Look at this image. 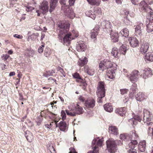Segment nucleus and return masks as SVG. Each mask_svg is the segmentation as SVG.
Masks as SVG:
<instances>
[{
	"label": "nucleus",
	"instance_id": "7ed1b4c3",
	"mask_svg": "<svg viewBox=\"0 0 153 153\" xmlns=\"http://www.w3.org/2000/svg\"><path fill=\"white\" fill-rule=\"evenodd\" d=\"M100 69L103 71L104 69L113 68L114 70L117 69V65L115 63H113L110 60L104 59L101 61L99 65Z\"/></svg>",
	"mask_w": 153,
	"mask_h": 153
},
{
	"label": "nucleus",
	"instance_id": "bb28decb",
	"mask_svg": "<svg viewBox=\"0 0 153 153\" xmlns=\"http://www.w3.org/2000/svg\"><path fill=\"white\" fill-rule=\"evenodd\" d=\"M145 61H153V53L149 52L147 53L144 57Z\"/></svg>",
	"mask_w": 153,
	"mask_h": 153
},
{
	"label": "nucleus",
	"instance_id": "5701e85b",
	"mask_svg": "<svg viewBox=\"0 0 153 153\" xmlns=\"http://www.w3.org/2000/svg\"><path fill=\"white\" fill-rule=\"evenodd\" d=\"M146 146V142L145 140L141 141L139 143L138 149L139 151L141 152H144Z\"/></svg>",
	"mask_w": 153,
	"mask_h": 153
},
{
	"label": "nucleus",
	"instance_id": "49530a36",
	"mask_svg": "<svg viewBox=\"0 0 153 153\" xmlns=\"http://www.w3.org/2000/svg\"><path fill=\"white\" fill-rule=\"evenodd\" d=\"M73 76L74 78L77 79L78 80H76L77 82H81L82 79L80 76L79 74L77 73H75Z\"/></svg>",
	"mask_w": 153,
	"mask_h": 153
},
{
	"label": "nucleus",
	"instance_id": "39448f33",
	"mask_svg": "<svg viewBox=\"0 0 153 153\" xmlns=\"http://www.w3.org/2000/svg\"><path fill=\"white\" fill-rule=\"evenodd\" d=\"M105 84L104 82L100 81L98 84L97 94L99 98H102L105 96Z\"/></svg>",
	"mask_w": 153,
	"mask_h": 153
},
{
	"label": "nucleus",
	"instance_id": "69168bd1",
	"mask_svg": "<svg viewBox=\"0 0 153 153\" xmlns=\"http://www.w3.org/2000/svg\"><path fill=\"white\" fill-rule=\"evenodd\" d=\"M10 0V4L11 6L12 7L13 4H14L16 0Z\"/></svg>",
	"mask_w": 153,
	"mask_h": 153
},
{
	"label": "nucleus",
	"instance_id": "a18cd8bd",
	"mask_svg": "<svg viewBox=\"0 0 153 153\" xmlns=\"http://www.w3.org/2000/svg\"><path fill=\"white\" fill-rule=\"evenodd\" d=\"M42 120V118L41 116H40L36 118V121L38 126H39L41 124Z\"/></svg>",
	"mask_w": 153,
	"mask_h": 153
},
{
	"label": "nucleus",
	"instance_id": "09e8293b",
	"mask_svg": "<svg viewBox=\"0 0 153 153\" xmlns=\"http://www.w3.org/2000/svg\"><path fill=\"white\" fill-rule=\"evenodd\" d=\"M72 33L73 34L72 35V36H73L74 38L75 37H77L78 36V33L77 31L74 30L72 31Z\"/></svg>",
	"mask_w": 153,
	"mask_h": 153
},
{
	"label": "nucleus",
	"instance_id": "4d7b16f0",
	"mask_svg": "<svg viewBox=\"0 0 153 153\" xmlns=\"http://www.w3.org/2000/svg\"><path fill=\"white\" fill-rule=\"evenodd\" d=\"M34 9V8L31 6H27L26 7V10L27 11H32Z\"/></svg>",
	"mask_w": 153,
	"mask_h": 153
},
{
	"label": "nucleus",
	"instance_id": "aec40b11",
	"mask_svg": "<svg viewBox=\"0 0 153 153\" xmlns=\"http://www.w3.org/2000/svg\"><path fill=\"white\" fill-rule=\"evenodd\" d=\"M58 4V0H51L50 6V9L49 11L51 13L55 9Z\"/></svg>",
	"mask_w": 153,
	"mask_h": 153
},
{
	"label": "nucleus",
	"instance_id": "6e6552de",
	"mask_svg": "<svg viewBox=\"0 0 153 153\" xmlns=\"http://www.w3.org/2000/svg\"><path fill=\"white\" fill-rule=\"evenodd\" d=\"M143 113V121L144 123L147 125L153 124L151 117H152V115L151 114V112L146 110H144Z\"/></svg>",
	"mask_w": 153,
	"mask_h": 153
},
{
	"label": "nucleus",
	"instance_id": "9b49d317",
	"mask_svg": "<svg viewBox=\"0 0 153 153\" xmlns=\"http://www.w3.org/2000/svg\"><path fill=\"white\" fill-rule=\"evenodd\" d=\"M129 44L133 48H135L139 46V41L134 37H129L128 39Z\"/></svg>",
	"mask_w": 153,
	"mask_h": 153
},
{
	"label": "nucleus",
	"instance_id": "4be33fe9",
	"mask_svg": "<svg viewBox=\"0 0 153 153\" xmlns=\"http://www.w3.org/2000/svg\"><path fill=\"white\" fill-rule=\"evenodd\" d=\"M110 37L112 42H118L119 37L118 33L112 32L110 34Z\"/></svg>",
	"mask_w": 153,
	"mask_h": 153
},
{
	"label": "nucleus",
	"instance_id": "864d4df0",
	"mask_svg": "<svg viewBox=\"0 0 153 153\" xmlns=\"http://www.w3.org/2000/svg\"><path fill=\"white\" fill-rule=\"evenodd\" d=\"M148 134L150 136H153V128H149L148 130Z\"/></svg>",
	"mask_w": 153,
	"mask_h": 153
},
{
	"label": "nucleus",
	"instance_id": "f257e3e1",
	"mask_svg": "<svg viewBox=\"0 0 153 153\" xmlns=\"http://www.w3.org/2000/svg\"><path fill=\"white\" fill-rule=\"evenodd\" d=\"M70 26V24L69 22H66L65 23H62L59 26L60 28L59 36H61V35L63 33L65 34V36L63 39V42L64 45L67 46L69 45L71 40L74 39L70 33H66L69 30Z\"/></svg>",
	"mask_w": 153,
	"mask_h": 153
},
{
	"label": "nucleus",
	"instance_id": "13d9d810",
	"mask_svg": "<svg viewBox=\"0 0 153 153\" xmlns=\"http://www.w3.org/2000/svg\"><path fill=\"white\" fill-rule=\"evenodd\" d=\"M48 149L50 151L51 153H55V149L53 148V146H50L48 148Z\"/></svg>",
	"mask_w": 153,
	"mask_h": 153
},
{
	"label": "nucleus",
	"instance_id": "20e7f679",
	"mask_svg": "<svg viewBox=\"0 0 153 153\" xmlns=\"http://www.w3.org/2000/svg\"><path fill=\"white\" fill-rule=\"evenodd\" d=\"M39 10H36V13H37V16H39L41 13L45 14L49 10V4L48 1H43L39 5Z\"/></svg>",
	"mask_w": 153,
	"mask_h": 153
},
{
	"label": "nucleus",
	"instance_id": "58836bf2",
	"mask_svg": "<svg viewBox=\"0 0 153 153\" xmlns=\"http://www.w3.org/2000/svg\"><path fill=\"white\" fill-rule=\"evenodd\" d=\"M111 23L108 21L104 20L102 22V25L106 28H111Z\"/></svg>",
	"mask_w": 153,
	"mask_h": 153
},
{
	"label": "nucleus",
	"instance_id": "7c9ffc66",
	"mask_svg": "<svg viewBox=\"0 0 153 153\" xmlns=\"http://www.w3.org/2000/svg\"><path fill=\"white\" fill-rule=\"evenodd\" d=\"M109 131L111 133L114 135H117L118 134V130L115 126H111L109 127Z\"/></svg>",
	"mask_w": 153,
	"mask_h": 153
},
{
	"label": "nucleus",
	"instance_id": "8fccbe9b",
	"mask_svg": "<svg viewBox=\"0 0 153 153\" xmlns=\"http://www.w3.org/2000/svg\"><path fill=\"white\" fill-rule=\"evenodd\" d=\"M61 116L62 119L63 120H64L66 118V115L65 111L62 110L61 112Z\"/></svg>",
	"mask_w": 153,
	"mask_h": 153
},
{
	"label": "nucleus",
	"instance_id": "ea45409f",
	"mask_svg": "<svg viewBox=\"0 0 153 153\" xmlns=\"http://www.w3.org/2000/svg\"><path fill=\"white\" fill-rule=\"evenodd\" d=\"M34 53V51L32 50H27L25 51V55L29 57H32Z\"/></svg>",
	"mask_w": 153,
	"mask_h": 153
},
{
	"label": "nucleus",
	"instance_id": "37998d69",
	"mask_svg": "<svg viewBox=\"0 0 153 153\" xmlns=\"http://www.w3.org/2000/svg\"><path fill=\"white\" fill-rule=\"evenodd\" d=\"M58 121H56V120L54 121H53L51 123H50V124H46L45 125V127L46 128H48L50 129L51 128V126H52L53 124V123H54V125L56 127H57V122Z\"/></svg>",
	"mask_w": 153,
	"mask_h": 153
},
{
	"label": "nucleus",
	"instance_id": "6e6d98bb",
	"mask_svg": "<svg viewBox=\"0 0 153 153\" xmlns=\"http://www.w3.org/2000/svg\"><path fill=\"white\" fill-rule=\"evenodd\" d=\"M44 47V46L43 45H42L41 46L39 47L38 49V52L39 53H42Z\"/></svg>",
	"mask_w": 153,
	"mask_h": 153
},
{
	"label": "nucleus",
	"instance_id": "79ce46f5",
	"mask_svg": "<svg viewBox=\"0 0 153 153\" xmlns=\"http://www.w3.org/2000/svg\"><path fill=\"white\" fill-rule=\"evenodd\" d=\"M57 70L61 76L62 77L65 76V74L62 68L60 67H58L57 68Z\"/></svg>",
	"mask_w": 153,
	"mask_h": 153
},
{
	"label": "nucleus",
	"instance_id": "a19ab883",
	"mask_svg": "<svg viewBox=\"0 0 153 153\" xmlns=\"http://www.w3.org/2000/svg\"><path fill=\"white\" fill-rule=\"evenodd\" d=\"M131 137H130L131 140L133 139H136L138 137V135L136 133V131L135 130L133 131L131 133Z\"/></svg>",
	"mask_w": 153,
	"mask_h": 153
},
{
	"label": "nucleus",
	"instance_id": "423d86ee",
	"mask_svg": "<svg viewBox=\"0 0 153 153\" xmlns=\"http://www.w3.org/2000/svg\"><path fill=\"white\" fill-rule=\"evenodd\" d=\"M101 8L99 7H95L93 10H90L86 12V15L88 16L94 20L97 16L101 14Z\"/></svg>",
	"mask_w": 153,
	"mask_h": 153
},
{
	"label": "nucleus",
	"instance_id": "c85d7f7f",
	"mask_svg": "<svg viewBox=\"0 0 153 153\" xmlns=\"http://www.w3.org/2000/svg\"><path fill=\"white\" fill-rule=\"evenodd\" d=\"M65 15L71 19H73L75 16L74 13L72 10L68 9L65 13Z\"/></svg>",
	"mask_w": 153,
	"mask_h": 153
},
{
	"label": "nucleus",
	"instance_id": "c03bdc74",
	"mask_svg": "<svg viewBox=\"0 0 153 153\" xmlns=\"http://www.w3.org/2000/svg\"><path fill=\"white\" fill-rule=\"evenodd\" d=\"M87 72L90 75H93L94 74V70L91 67H88L87 69Z\"/></svg>",
	"mask_w": 153,
	"mask_h": 153
},
{
	"label": "nucleus",
	"instance_id": "412c9836",
	"mask_svg": "<svg viewBox=\"0 0 153 153\" xmlns=\"http://www.w3.org/2000/svg\"><path fill=\"white\" fill-rule=\"evenodd\" d=\"M88 62V60L87 58L85 57L83 58H80L78 60L77 62V65L81 67L84 66L85 64H87Z\"/></svg>",
	"mask_w": 153,
	"mask_h": 153
},
{
	"label": "nucleus",
	"instance_id": "774afa93",
	"mask_svg": "<svg viewBox=\"0 0 153 153\" xmlns=\"http://www.w3.org/2000/svg\"><path fill=\"white\" fill-rule=\"evenodd\" d=\"M79 100L82 102H83L84 101V99L83 97L81 96L79 97Z\"/></svg>",
	"mask_w": 153,
	"mask_h": 153
},
{
	"label": "nucleus",
	"instance_id": "5fc2aeb1",
	"mask_svg": "<svg viewBox=\"0 0 153 153\" xmlns=\"http://www.w3.org/2000/svg\"><path fill=\"white\" fill-rule=\"evenodd\" d=\"M120 138L123 140H125L126 139L127 136L125 134H120Z\"/></svg>",
	"mask_w": 153,
	"mask_h": 153
},
{
	"label": "nucleus",
	"instance_id": "2eb2a0df",
	"mask_svg": "<svg viewBox=\"0 0 153 153\" xmlns=\"http://www.w3.org/2000/svg\"><path fill=\"white\" fill-rule=\"evenodd\" d=\"M149 47V44L148 43H143L140 48V51L142 53H145L147 52Z\"/></svg>",
	"mask_w": 153,
	"mask_h": 153
},
{
	"label": "nucleus",
	"instance_id": "f704fd0d",
	"mask_svg": "<svg viewBox=\"0 0 153 153\" xmlns=\"http://www.w3.org/2000/svg\"><path fill=\"white\" fill-rule=\"evenodd\" d=\"M137 120L139 121H140L141 120L140 117H138L137 120L134 118H133L130 119L129 120V122L133 126L136 125L137 123Z\"/></svg>",
	"mask_w": 153,
	"mask_h": 153
},
{
	"label": "nucleus",
	"instance_id": "603ef678",
	"mask_svg": "<svg viewBox=\"0 0 153 153\" xmlns=\"http://www.w3.org/2000/svg\"><path fill=\"white\" fill-rule=\"evenodd\" d=\"M128 91V90L126 89H123L120 90V91L121 94H122L123 95L126 94L127 92Z\"/></svg>",
	"mask_w": 153,
	"mask_h": 153
},
{
	"label": "nucleus",
	"instance_id": "9d476101",
	"mask_svg": "<svg viewBox=\"0 0 153 153\" xmlns=\"http://www.w3.org/2000/svg\"><path fill=\"white\" fill-rule=\"evenodd\" d=\"M87 48L86 44L82 41H79L76 45V49L79 52L85 51Z\"/></svg>",
	"mask_w": 153,
	"mask_h": 153
},
{
	"label": "nucleus",
	"instance_id": "052dcab7",
	"mask_svg": "<svg viewBox=\"0 0 153 153\" xmlns=\"http://www.w3.org/2000/svg\"><path fill=\"white\" fill-rule=\"evenodd\" d=\"M13 37L19 39H22L23 38V37L22 35L17 34L14 35Z\"/></svg>",
	"mask_w": 153,
	"mask_h": 153
},
{
	"label": "nucleus",
	"instance_id": "4c0bfd02",
	"mask_svg": "<svg viewBox=\"0 0 153 153\" xmlns=\"http://www.w3.org/2000/svg\"><path fill=\"white\" fill-rule=\"evenodd\" d=\"M120 33L123 36L126 37L128 36L129 31L127 28H125L121 30Z\"/></svg>",
	"mask_w": 153,
	"mask_h": 153
},
{
	"label": "nucleus",
	"instance_id": "4468645a",
	"mask_svg": "<svg viewBox=\"0 0 153 153\" xmlns=\"http://www.w3.org/2000/svg\"><path fill=\"white\" fill-rule=\"evenodd\" d=\"M103 141L102 138L100 139L98 137L94 139L92 141V143L93 145H95L96 143V145L94 147H96L99 149V147H101L102 146Z\"/></svg>",
	"mask_w": 153,
	"mask_h": 153
},
{
	"label": "nucleus",
	"instance_id": "6ab92c4d",
	"mask_svg": "<svg viewBox=\"0 0 153 153\" xmlns=\"http://www.w3.org/2000/svg\"><path fill=\"white\" fill-rule=\"evenodd\" d=\"M126 108L125 107L121 108L116 109L115 110V112L117 114L123 116L126 112Z\"/></svg>",
	"mask_w": 153,
	"mask_h": 153
},
{
	"label": "nucleus",
	"instance_id": "b1692460",
	"mask_svg": "<svg viewBox=\"0 0 153 153\" xmlns=\"http://www.w3.org/2000/svg\"><path fill=\"white\" fill-rule=\"evenodd\" d=\"M111 53L112 55L115 58H119L120 56V53L119 52L118 49L116 47L113 48Z\"/></svg>",
	"mask_w": 153,
	"mask_h": 153
},
{
	"label": "nucleus",
	"instance_id": "cd10ccee",
	"mask_svg": "<svg viewBox=\"0 0 153 153\" xmlns=\"http://www.w3.org/2000/svg\"><path fill=\"white\" fill-rule=\"evenodd\" d=\"M103 107L105 110L107 112H111L113 111V107L110 104H105L104 105Z\"/></svg>",
	"mask_w": 153,
	"mask_h": 153
},
{
	"label": "nucleus",
	"instance_id": "e2e57ef3",
	"mask_svg": "<svg viewBox=\"0 0 153 153\" xmlns=\"http://www.w3.org/2000/svg\"><path fill=\"white\" fill-rule=\"evenodd\" d=\"M128 153H137L136 150L134 149H129L128 150Z\"/></svg>",
	"mask_w": 153,
	"mask_h": 153
},
{
	"label": "nucleus",
	"instance_id": "473e14b6",
	"mask_svg": "<svg viewBox=\"0 0 153 153\" xmlns=\"http://www.w3.org/2000/svg\"><path fill=\"white\" fill-rule=\"evenodd\" d=\"M88 3L91 5L99 6L100 3V0H87Z\"/></svg>",
	"mask_w": 153,
	"mask_h": 153
},
{
	"label": "nucleus",
	"instance_id": "0eeeda50",
	"mask_svg": "<svg viewBox=\"0 0 153 153\" xmlns=\"http://www.w3.org/2000/svg\"><path fill=\"white\" fill-rule=\"evenodd\" d=\"M107 149L110 153H114L117 150L114 141L112 139H109L106 141Z\"/></svg>",
	"mask_w": 153,
	"mask_h": 153
},
{
	"label": "nucleus",
	"instance_id": "3c124183",
	"mask_svg": "<svg viewBox=\"0 0 153 153\" xmlns=\"http://www.w3.org/2000/svg\"><path fill=\"white\" fill-rule=\"evenodd\" d=\"M9 57V56L7 54H3L1 56V58L3 60H6Z\"/></svg>",
	"mask_w": 153,
	"mask_h": 153
},
{
	"label": "nucleus",
	"instance_id": "338daca9",
	"mask_svg": "<svg viewBox=\"0 0 153 153\" xmlns=\"http://www.w3.org/2000/svg\"><path fill=\"white\" fill-rule=\"evenodd\" d=\"M56 102L54 101H53L52 102H51L50 105H51V107L52 108H53V107H55V105H54V104H56Z\"/></svg>",
	"mask_w": 153,
	"mask_h": 153
},
{
	"label": "nucleus",
	"instance_id": "ddd939ff",
	"mask_svg": "<svg viewBox=\"0 0 153 153\" xmlns=\"http://www.w3.org/2000/svg\"><path fill=\"white\" fill-rule=\"evenodd\" d=\"M85 106L89 108H92L95 106V101L93 99H88L84 104Z\"/></svg>",
	"mask_w": 153,
	"mask_h": 153
},
{
	"label": "nucleus",
	"instance_id": "72a5a7b5",
	"mask_svg": "<svg viewBox=\"0 0 153 153\" xmlns=\"http://www.w3.org/2000/svg\"><path fill=\"white\" fill-rule=\"evenodd\" d=\"M138 142L136 140H131V142L129 143V147L131 149H134L135 146L137 145Z\"/></svg>",
	"mask_w": 153,
	"mask_h": 153
},
{
	"label": "nucleus",
	"instance_id": "c756f323",
	"mask_svg": "<svg viewBox=\"0 0 153 153\" xmlns=\"http://www.w3.org/2000/svg\"><path fill=\"white\" fill-rule=\"evenodd\" d=\"M26 137L27 140L29 142L32 141L33 136L32 134L29 131H27L25 132Z\"/></svg>",
	"mask_w": 153,
	"mask_h": 153
},
{
	"label": "nucleus",
	"instance_id": "a878e982",
	"mask_svg": "<svg viewBox=\"0 0 153 153\" xmlns=\"http://www.w3.org/2000/svg\"><path fill=\"white\" fill-rule=\"evenodd\" d=\"M58 127L61 131H64L67 128V125L65 122L61 121L59 123Z\"/></svg>",
	"mask_w": 153,
	"mask_h": 153
},
{
	"label": "nucleus",
	"instance_id": "2f4dec72",
	"mask_svg": "<svg viewBox=\"0 0 153 153\" xmlns=\"http://www.w3.org/2000/svg\"><path fill=\"white\" fill-rule=\"evenodd\" d=\"M76 114H82L84 112V110L78 104H77L76 107H75Z\"/></svg>",
	"mask_w": 153,
	"mask_h": 153
},
{
	"label": "nucleus",
	"instance_id": "0e129e2a",
	"mask_svg": "<svg viewBox=\"0 0 153 153\" xmlns=\"http://www.w3.org/2000/svg\"><path fill=\"white\" fill-rule=\"evenodd\" d=\"M75 0H69V3L70 6L73 5L75 2Z\"/></svg>",
	"mask_w": 153,
	"mask_h": 153
},
{
	"label": "nucleus",
	"instance_id": "dca6fc26",
	"mask_svg": "<svg viewBox=\"0 0 153 153\" xmlns=\"http://www.w3.org/2000/svg\"><path fill=\"white\" fill-rule=\"evenodd\" d=\"M116 70H114L113 68L108 70L107 72V76L110 79H113L116 76L115 71Z\"/></svg>",
	"mask_w": 153,
	"mask_h": 153
},
{
	"label": "nucleus",
	"instance_id": "de8ad7c7",
	"mask_svg": "<svg viewBox=\"0 0 153 153\" xmlns=\"http://www.w3.org/2000/svg\"><path fill=\"white\" fill-rule=\"evenodd\" d=\"M88 153H99L98 149L96 147H94L93 149V151H90L88 152Z\"/></svg>",
	"mask_w": 153,
	"mask_h": 153
},
{
	"label": "nucleus",
	"instance_id": "f8f14e48",
	"mask_svg": "<svg viewBox=\"0 0 153 153\" xmlns=\"http://www.w3.org/2000/svg\"><path fill=\"white\" fill-rule=\"evenodd\" d=\"M138 73V71L135 70L131 74L130 79L132 82L135 83L137 81L139 78Z\"/></svg>",
	"mask_w": 153,
	"mask_h": 153
},
{
	"label": "nucleus",
	"instance_id": "c9c22d12",
	"mask_svg": "<svg viewBox=\"0 0 153 153\" xmlns=\"http://www.w3.org/2000/svg\"><path fill=\"white\" fill-rule=\"evenodd\" d=\"M135 27V34L136 35H140L142 33V30L141 27L139 25H137Z\"/></svg>",
	"mask_w": 153,
	"mask_h": 153
},
{
	"label": "nucleus",
	"instance_id": "680f3d73",
	"mask_svg": "<svg viewBox=\"0 0 153 153\" xmlns=\"http://www.w3.org/2000/svg\"><path fill=\"white\" fill-rule=\"evenodd\" d=\"M131 3L134 5H136L138 2V0H130Z\"/></svg>",
	"mask_w": 153,
	"mask_h": 153
},
{
	"label": "nucleus",
	"instance_id": "f03ea898",
	"mask_svg": "<svg viewBox=\"0 0 153 153\" xmlns=\"http://www.w3.org/2000/svg\"><path fill=\"white\" fill-rule=\"evenodd\" d=\"M140 6L143 10H146V12H149L150 14V22L147 25V30L148 32L150 33L153 31V14L152 10L149 7H146V4L145 2L143 1L140 4Z\"/></svg>",
	"mask_w": 153,
	"mask_h": 153
},
{
	"label": "nucleus",
	"instance_id": "393cba45",
	"mask_svg": "<svg viewBox=\"0 0 153 153\" xmlns=\"http://www.w3.org/2000/svg\"><path fill=\"white\" fill-rule=\"evenodd\" d=\"M152 74V72L150 68H146L144 71L143 77L144 78L146 79L151 76Z\"/></svg>",
	"mask_w": 153,
	"mask_h": 153
},
{
	"label": "nucleus",
	"instance_id": "e433bc0d",
	"mask_svg": "<svg viewBox=\"0 0 153 153\" xmlns=\"http://www.w3.org/2000/svg\"><path fill=\"white\" fill-rule=\"evenodd\" d=\"M126 46L125 45H122V46L120 47L119 50L120 54H122L123 55H125L126 53Z\"/></svg>",
	"mask_w": 153,
	"mask_h": 153
},
{
	"label": "nucleus",
	"instance_id": "f3484780",
	"mask_svg": "<svg viewBox=\"0 0 153 153\" xmlns=\"http://www.w3.org/2000/svg\"><path fill=\"white\" fill-rule=\"evenodd\" d=\"M147 96L143 93L140 92L136 95V100L139 101H141L147 98Z\"/></svg>",
	"mask_w": 153,
	"mask_h": 153
},
{
	"label": "nucleus",
	"instance_id": "1a4fd4ad",
	"mask_svg": "<svg viewBox=\"0 0 153 153\" xmlns=\"http://www.w3.org/2000/svg\"><path fill=\"white\" fill-rule=\"evenodd\" d=\"M69 110H66L65 112L67 115L71 116H74L76 115V112L75 105L74 103H71L68 106Z\"/></svg>",
	"mask_w": 153,
	"mask_h": 153
},
{
	"label": "nucleus",
	"instance_id": "bf43d9fd",
	"mask_svg": "<svg viewBox=\"0 0 153 153\" xmlns=\"http://www.w3.org/2000/svg\"><path fill=\"white\" fill-rule=\"evenodd\" d=\"M70 152L69 153H77L75 149L72 147L70 148L69 149Z\"/></svg>",
	"mask_w": 153,
	"mask_h": 153
},
{
	"label": "nucleus",
	"instance_id": "a211bd4d",
	"mask_svg": "<svg viewBox=\"0 0 153 153\" xmlns=\"http://www.w3.org/2000/svg\"><path fill=\"white\" fill-rule=\"evenodd\" d=\"M99 29V26L96 25L95 27L91 30V37L92 39H95L98 34V31Z\"/></svg>",
	"mask_w": 153,
	"mask_h": 153
}]
</instances>
